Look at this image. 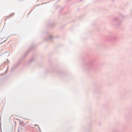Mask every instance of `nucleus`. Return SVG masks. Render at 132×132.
<instances>
[{
    "instance_id": "obj_1",
    "label": "nucleus",
    "mask_w": 132,
    "mask_h": 132,
    "mask_svg": "<svg viewBox=\"0 0 132 132\" xmlns=\"http://www.w3.org/2000/svg\"><path fill=\"white\" fill-rule=\"evenodd\" d=\"M95 61L94 60H91L84 64V67L85 72H87L92 69H95L96 65L95 63Z\"/></svg>"
},
{
    "instance_id": "obj_2",
    "label": "nucleus",
    "mask_w": 132,
    "mask_h": 132,
    "mask_svg": "<svg viewBox=\"0 0 132 132\" xmlns=\"http://www.w3.org/2000/svg\"><path fill=\"white\" fill-rule=\"evenodd\" d=\"M116 37L112 33H110L105 38V39L107 41H110L112 40L115 41L116 40Z\"/></svg>"
},
{
    "instance_id": "obj_3",
    "label": "nucleus",
    "mask_w": 132,
    "mask_h": 132,
    "mask_svg": "<svg viewBox=\"0 0 132 132\" xmlns=\"http://www.w3.org/2000/svg\"><path fill=\"white\" fill-rule=\"evenodd\" d=\"M124 17H125L124 16L121 14H120L119 16L117 17L114 19V21L116 22L117 23V26H118L121 24L122 22L121 20L124 18Z\"/></svg>"
},
{
    "instance_id": "obj_4",
    "label": "nucleus",
    "mask_w": 132,
    "mask_h": 132,
    "mask_svg": "<svg viewBox=\"0 0 132 132\" xmlns=\"http://www.w3.org/2000/svg\"><path fill=\"white\" fill-rule=\"evenodd\" d=\"M34 47V45H31L29 49L21 57V58L20 59L19 61H21V62L23 60L27 57L28 54L29 53L30 51L32 50Z\"/></svg>"
},
{
    "instance_id": "obj_5",
    "label": "nucleus",
    "mask_w": 132,
    "mask_h": 132,
    "mask_svg": "<svg viewBox=\"0 0 132 132\" xmlns=\"http://www.w3.org/2000/svg\"><path fill=\"white\" fill-rule=\"evenodd\" d=\"M21 61H19L17 63L14 64L12 66L11 69V71H12L16 69L17 68L19 67V66L20 65V63H21Z\"/></svg>"
},
{
    "instance_id": "obj_6",
    "label": "nucleus",
    "mask_w": 132,
    "mask_h": 132,
    "mask_svg": "<svg viewBox=\"0 0 132 132\" xmlns=\"http://www.w3.org/2000/svg\"><path fill=\"white\" fill-rule=\"evenodd\" d=\"M47 25L48 27L51 28H53L54 26V25L53 23L51 21H49Z\"/></svg>"
},
{
    "instance_id": "obj_7",
    "label": "nucleus",
    "mask_w": 132,
    "mask_h": 132,
    "mask_svg": "<svg viewBox=\"0 0 132 132\" xmlns=\"http://www.w3.org/2000/svg\"><path fill=\"white\" fill-rule=\"evenodd\" d=\"M54 37L52 36H50L48 37H46L45 38V41L48 40H51L53 39Z\"/></svg>"
},
{
    "instance_id": "obj_8",
    "label": "nucleus",
    "mask_w": 132,
    "mask_h": 132,
    "mask_svg": "<svg viewBox=\"0 0 132 132\" xmlns=\"http://www.w3.org/2000/svg\"><path fill=\"white\" fill-rule=\"evenodd\" d=\"M35 59L34 58H32L29 61L28 63H31L34 62L35 60Z\"/></svg>"
},
{
    "instance_id": "obj_9",
    "label": "nucleus",
    "mask_w": 132,
    "mask_h": 132,
    "mask_svg": "<svg viewBox=\"0 0 132 132\" xmlns=\"http://www.w3.org/2000/svg\"><path fill=\"white\" fill-rule=\"evenodd\" d=\"M57 73L59 74V75H61L62 73V72L60 71L59 70L57 71Z\"/></svg>"
},
{
    "instance_id": "obj_10",
    "label": "nucleus",
    "mask_w": 132,
    "mask_h": 132,
    "mask_svg": "<svg viewBox=\"0 0 132 132\" xmlns=\"http://www.w3.org/2000/svg\"><path fill=\"white\" fill-rule=\"evenodd\" d=\"M90 125H89L88 126V127L87 129L88 130V131H89L91 130V129L90 128Z\"/></svg>"
},
{
    "instance_id": "obj_11",
    "label": "nucleus",
    "mask_w": 132,
    "mask_h": 132,
    "mask_svg": "<svg viewBox=\"0 0 132 132\" xmlns=\"http://www.w3.org/2000/svg\"><path fill=\"white\" fill-rule=\"evenodd\" d=\"M14 14H15L14 13H12V14H10V15H9V17H11V16H13V15H14Z\"/></svg>"
},
{
    "instance_id": "obj_12",
    "label": "nucleus",
    "mask_w": 132,
    "mask_h": 132,
    "mask_svg": "<svg viewBox=\"0 0 132 132\" xmlns=\"http://www.w3.org/2000/svg\"><path fill=\"white\" fill-rule=\"evenodd\" d=\"M21 124L23 125H24L26 124V123L23 121L21 122Z\"/></svg>"
},
{
    "instance_id": "obj_13",
    "label": "nucleus",
    "mask_w": 132,
    "mask_h": 132,
    "mask_svg": "<svg viewBox=\"0 0 132 132\" xmlns=\"http://www.w3.org/2000/svg\"><path fill=\"white\" fill-rule=\"evenodd\" d=\"M6 41V40H5V41H3V42H1L0 43V45L1 44H2V43H4Z\"/></svg>"
},
{
    "instance_id": "obj_14",
    "label": "nucleus",
    "mask_w": 132,
    "mask_h": 132,
    "mask_svg": "<svg viewBox=\"0 0 132 132\" xmlns=\"http://www.w3.org/2000/svg\"><path fill=\"white\" fill-rule=\"evenodd\" d=\"M7 51H5V52H4L3 53H2V54H1L0 55V56H1V55H2V54H4L5 53H7Z\"/></svg>"
},
{
    "instance_id": "obj_15",
    "label": "nucleus",
    "mask_w": 132,
    "mask_h": 132,
    "mask_svg": "<svg viewBox=\"0 0 132 132\" xmlns=\"http://www.w3.org/2000/svg\"><path fill=\"white\" fill-rule=\"evenodd\" d=\"M38 129H39V130L40 131H40H41L40 129V128H39V126L38 127Z\"/></svg>"
},
{
    "instance_id": "obj_16",
    "label": "nucleus",
    "mask_w": 132,
    "mask_h": 132,
    "mask_svg": "<svg viewBox=\"0 0 132 132\" xmlns=\"http://www.w3.org/2000/svg\"><path fill=\"white\" fill-rule=\"evenodd\" d=\"M8 68H7V69H6V71H5V73H6L7 72V71H8Z\"/></svg>"
},
{
    "instance_id": "obj_17",
    "label": "nucleus",
    "mask_w": 132,
    "mask_h": 132,
    "mask_svg": "<svg viewBox=\"0 0 132 132\" xmlns=\"http://www.w3.org/2000/svg\"><path fill=\"white\" fill-rule=\"evenodd\" d=\"M38 126V125H37V124H36V125H34V126Z\"/></svg>"
},
{
    "instance_id": "obj_18",
    "label": "nucleus",
    "mask_w": 132,
    "mask_h": 132,
    "mask_svg": "<svg viewBox=\"0 0 132 132\" xmlns=\"http://www.w3.org/2000/svg\"><path fill=\"white\" fill-rule=\"evenodd\" d=\"M7 60L8 61V63H9V62L8 60V59H7Z\"/></svg>"
},
{
    "instance_id": "obj_19",
    "label": "nucleus",
    "mask_w": 132,
    "mask_h": 132,
    "mask_svg": "<svg viewBox=\"0 0 132 132\" xmlns=\"http://www.w3.org/2000/svg\"><path fill=\"white\" fill-rule=\"evenodd\" d=\"M9 37H10V36H9V37H8L7 38V39H6V40L7 39H8V38H9Z\"/></svg>"
},
{
    "instance_id": "obj_20",
    "label": "nucleus",
    "mask_w": 132,
    "mask_h": 132,
    "mask_svg": "<svg viewBox=\"0 0 132 132\" xmlns=\"http://www.w3.org/2000/svg\"><path fill=\"white\" fill-rule=\"evenodd\" d=\"M19 122H20H20H22V121H21L19 120Z\"/></svg>"
},
{
    "instance_id": "obj_21",
    "label": "nucleus",
    "mask_w": 132,
    "mask_h": 132,
    "mask_svg": "<svg viewBox=\"0 0 132 132\" xmlns=\"http://www.w3.org/2000/svg\"><path fill=\"white\" fill-rule=\"evenodd\" d=\"M60 0H58L57 1V2H59V1H60Z\"/></svg>"
},
{
    "instance_id": "obj_22",
    "label": "nucleus",
    "mask_w": 132,
    "mask_h": 132,
    "mask_svg": "<svg viewBox=\"0 0 132 132\" xmlns=\"http://www.w3.org/2000/svg\"><path fill=\"white\" fill-rule=\"evenodd\" d=\"M18 132H19V131L18 130Z\"/></svg>"
},
{
    "instance_id": "obj_23",
    "label": "nucleus",
    "mask_w": 132,
    "mask_h": 132,
    "mask_svg": "<svg viewBox=\"0 0 132 132\" xmlns=\"http://www.w3.org/2000/svg\"><path fill=\"white\" fill-rule=\"evenodd\" d=\"M112 1H114V0H112Z\"/></svg>"
}]
</instances>
